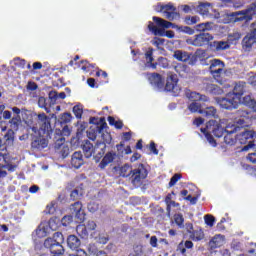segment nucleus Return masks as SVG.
<instances>
[{"label":"nucleus","instance_id":"nucleus-42","mask_svg":"<svg viewBox=\"0 0 256 256\" xmlns=\"http://www.w3.org/2000/svg\"><path fill=\"white\" fill-rule=\"evenodd\" d=\"M128 256H145L143 254V246L136 245L133 248V251Z\"/></svg>","mask_w":256,"mask_h":256},{"label":"nucleus","instance_id":"nucleus-62","mask_svg":"<svg viewBox=\"0 0 256 256\" xmlns=\"http://www.w3.org/2000/svg\"><path fill=\"white\" fill-rule=\"evenodd\" d=\"M194 125H196L197 127H199L200 125H203V123H205V119L198 117L194 120Z\"/></svg>","mask_w":256,"mask_h":256},{"label":"nucleus","instance_id":"nucleus-41","mask_svg":"<svg viewBox=\"0 0 256 256\" xmlns=\"http://www.w3.org/2000/svg\"><path fill=\"white\" fill-rule=\"evenodd\" d=\"M189 111H191V113H200V111H203V109H201V104H199V102H192L189 106H188Z\"/></svg>","mask_w":256,"mask_h":256},{"label":"nucleus","instance_id":"nucleus-34","mask_svg":"<svg viewBox=\"0 0 256 256\" xmlns=\"http://www.w3.org/2000/svg\"><path fill=\"white\" fill-rule=\"evenodd\" d=\"M85 191L83 190L82 187H76L71 193H70V198L72 201H77V199H81L83 197V194Z\"/></svg>","mask_w":256,"mask_h":256},{"label":"nucleus","instance_id":"nucleus-19","mask_svg":"<svg viewBox=\"0 0 256 256\" xmlns=\"http://www.w3.org/2000/svg\"><path fill=\"white\" fill-rule=\"evenodd\" d=\"M48 145L49 141L43 138V135H38L32 140L31 148L33 151H43V149H46Z\"/></svg>","mask_w":256,"mask_h":256},{"label":"nucleus","instance_id":"nucleus-18","mask_svg":"<svg viewBox=\"0 0 256 256\" xmlns=\"http://www.w3.org/2000/svg\"><path fill=\"white\" fill-rule=\"evenodd\" d=\"M223 69H225V63L219 59H214L210 64V73L213 77H221L223 73Z\"/></svg>","mask_w":256,"mask_h":256},{"label":"nucleus","instance_id":"nucleus-8","mask_svg":"<svg viewBox=\"0 0 256 256\" xmlns=\"http://www.w3.org/2000/svg\"><path fill=\"white\" fill-rule=\"evenodd\" d=\"M37 117V124L31 126L29 130L34 133V135H45V133H49V129H51V118L45 113H40Z\"/></svg>","mask_w":256,"mask_h":256},{"label":"nucleus","instance_id":"nucleus-16","mask_svg":"<svg viewBox=\"0 0 256 256\" xmlns=\"http://www.w3.org/2000/svg\"><path fill=\"white\" fill-rule=\"evenodd\" d=\"M178 81L179 79H177V75L172 74L168 76L164 87L165 91H172L174 95H179V93H181V87L177 85Z\"/></svg>","mask_w":256,"mask_h":256},{"label":"nucleus","instance_id":"nucleus-60","mask_svg":"<svg viewBox=\"0 0 256 256\" xmlns=\"http://www.w3.org/2000/svg\"><path fill=\"white\" fill-rule=\"evenodd\" d=\"M41 231H42V233H47V225L45 226V224H40L39 225V227H38V229L36 230V233H41Z\"/></svg>","mask_w":256,"mask_h":256},{"label":"nucleus","instance_id":"nucleus-52","mask_svg":"<svg viewBox=\"0 0 256 256\" xmlns=\"http://www.w3.org/2000/svg\"><path fill=\"white\" fill-rule=\"evenodd\" d=\"M174 221H175V223L177 224L178 227H183V221H184L183 215L176 214L174 216Z\"/></svg>","mask_w":256,"mask_h":256},{"label":"nucleus","instance_id":"nucleus-39","mask_svg":"<svg viewBox=\"0 0 256 256\" xmlns=\"http://www.w3.org/2000/svg\"><path fill=\"white\" fill-rule=\"evenodd\" d=\"M71 121H73V115H71V113L66 112L61 114L60 116V123L61 125H67L68 123H71Z\"/></svg>","mask_w":256,"mask_h":256},{"label":"nucleus","instance_id":"nucleus-4","mask_svg":"<svg viewBox=\"0 0 256 256\" xmlns=\"http://www.w3.org/2000/svg\"><path fill=\"white\" fill-rule=\"evenodd\" d=\"M202 133H204L207 141L215 147L217 143L215 142L214 137H223L225 130L223 129L222 125L217 120H210L207 122L205 128H201Z\"/></svg>","mask_w":256,"mask_h":256},{"label":"nucleus","instance_id":"nucleus-21","mask_svg":"<svg viewBox=\"0 0 256 256\" xmlns=\"http://www.w3.org/2000/svg\"><path fill=\"white\" fill-rule=\"evenodd\" d=\"M70 211L72 215H75L77 219H80V221H83L85 219V212L83 211V205L81 202H75L70 206Z\"/></svg>","mask_w":256,"mask_h":256},{"label":"nucleus","instance_id":"nucleus-63","mask_svg":"<svg viewBox=\"0 0 256 256\" xmlns=\"http://www.w3.org/2000/svg\"><path fill=\"white\" fill-rule=\"evenodd\" d=\"M231 3H233L234 7L236 9H239V7H241V5H243V1L241 0H230Z\"/></svg>","mask_w":256,"mask_h":256},{"label":"nucleus","instance_id":"nucleus-29","mask_svg":"<svg viewBox=\"0 0 256 256\" xmlns=\"http://www.w3.org/2000/svg\"><path fill=\"white\" fill-rule=\"evenodd\" d=\"M243 91H245V82H238L234 86L233 92L230 93L238 97L239 101H241V95H243Z\"/></svg>","mask_w":256,"mask_h":256},{"label":"nucleus","instance_id":"nucleus-14","mask_svg":"<svg viewBox=\"0 0 256 256\" xmlns=\"http://www.w3.org/2000/svg\"><path fill=\"white\" fill-rule=\"evenodd\" d=\"M54 149L56 153H60L63 159L69 156V145L65 143V137L63 136H55Z\"/></svg>","mask_w":256,"mask_h":256},{"label":"nucleus","instance_id":"nucleus-9","mask_svg":"<svg viewBox=\"0 0 256 256\" xmlns=\"http://www.w3.org/2000/svg\"><path fill=\"white\" fill-rule=\"evenodd\" d=\"M254 15H256V5L252 4L244 11L233 12L230 15V19L234 23H238L239 21H245L247 23L253 19Z\"/></svg>","mask_w":256,"mask_h":256},{"label":"nucleus","instance_id":"nucleus-49","mask_svg":"<svg viewBox=\"0 0 256 256\" xmlns=\"http://www.w3.org/2000/svg\"><path fill=\"white\" fill-rule=\"evenodd\" d=\"M165 203L167 205V211H171V207H175V201L171 200V194H168L165 199Z\"/></svg>","mask_w":256,"mask_h":256},{"label":"nucleus","instance_id":"nucleus-20","mask_svg":"<svg viewBox=\"0 0 256 256\" xmlns=\"http://www.w3.org/2000/svg\"><path fill=\"white\" fill-rule=\"evenodd\" d=\"M223 245H225V236L216 234L210 239L208 249H210V251H214V249H219V247H223Z\"/></svg>","mask_w":256,"mask_h":256},{"label":"nucleus","instance_id":"nucleus-22","mask_svg":"<svg viewBox=\"0 0 256 256\" xmlns=\"http://www.w3.org/2000/svg\"><path fill=\"white\" fill-rule=\"evenodd\" d=\"M67 245L69 249L76 251V253H78V251H83V249H79V247H81V240L75 235L68 236ZM76 253H74V255H76Z\"/></svg>","mask_w":256,"mask_h":256},{"label":"nucleus","instance_id":"nucleus-56","mask_svg":"<svg viewBox=\"0 0 256 256\" xmlns=\"http://www.w3.org/2000/svg\"><path fill=\"white\" fill-rule=\"evenodd\" d=\"M81 63H82V71L87 72V71H89L90 67H95L92 64L88 63L86 60H82Z\"/></svg>","mask_w":256,"mask_h":256},{"label":"nucleus","instance_id":"nucleus-57","mask_svg":"<svg viewBox=\"0 0 256 256\" xmlns=\"http://www.w3.org/2000/svg\"><path fill=\"white\" fill-rule=\"evenodd\" d=\"M26 89H28V91H37V83L28 82Z\"/></svg>","mask_w":256,"mask_h":256},{"label":"nucleus","instance_id":"nucleus-30","mask_svg":"<svg viewBox=\"0 0 256 256\" xmlns=\"http://www.w3.org/2000/svg\"><path fill=\"white\" fill-rule=\"evenodd\" d=\"M97 229V223L93 220H89L85 226H78L77 231H85L84 235H87V231H95Z\"/></svg>","mask_w":256,"mask_h":256},{"label":"nucleus","instance_id":"nucleus-44","mask_svg":"<svg viewBox=\"0 0 256 256\" xmlns=\"http://www.w3.org/2000/svg\"><path fill=\"white\" fill-rule=\"evenodd\" d=\"M73 113L77 119L83 117V107L81 105H75L73 107Z\"/></svg>","mask_w":256,"mask_h":256},{"label":"nucleus","instance_id":"nucleus-47","mask_svg":"<svg viewBox=\"0 0 256 256\" xmlns=\"http://www.w3.org/2000/svg\"><path fill=\"white\" fill-rule=\"evenodd\" d=\"M61 223L64 227H68V225H71V223H73V216L71 215L64 216L61 219Z\"/></svg>","mask_w":256,"mask_h":256},{"label":"nucleus","instance_id":"nucleus-36","mask_svg":"<svg viewBox=\"0 0 256 256\" xmlns=\"http://www.w3.org/2000/svg\"><path fill=\"white\" fill-rule=\"evenodd\" d=\"M209 9H211V4H200L197 8V11H199L200 15H203V17H209Z\"/></svg>","mask_w":256,"mask_h":256},{"label":"nucleus","instance_id":"nucleus-25","mask_svg":"<svg viewBox=\"0 0 256 256\" xmlns=\"http://www.w3.org/2000/svg\"><path fill=\"white\" fill-rule=\"evenodd\" d=\"M115 157H117V154L113 151L106 153V155L100 163V168L105 169V167H107L109 163H113V161H115Z\"/></svg>","mask_w":256,"mask_h":256},{"label":"nucleus","instance_id":"nucleus-6","mask_svg":"<svg viewBox=\"0 0 256 256\" xmlns=\"http://www.w3.org/2000/svg\"><path fill=\"white\" fill-rule=\"evenodd\" d=\"M105 149H107V144L105 142H97L95 146L91 142L86 141L82 146L83 153L86 159H90L96 154L97 159H101L105 155Z\"/></svg>","mask_w":256,"mask_h":256},{"label":"nucleus","instance_id":"nucleus-37","mask_svg":"<svg viewBox=\"0 0 256 256\" xmlns=\"http://www.w3.org/2000/svg\"><path fill=\"white\" fill-rule=\"evenodd\" d=\"M190 238L192 241H202V239H205V233L203 230H195L191 233Z\"/></svg>","mask_w":256,"mask_h":256},{"label":"nucleus","instance_id":"nucleus-23","mask_svg":"<svg viewBox=\"0 0 256 256\" xmlns=\"http://www.w3.org/2000/svg\"><path fill=\"white\" fill-rule=\"evenodd\" d=\"M149 81L151 85H153V87H155L156 89L161 90L164 87L163 77H161V74H157V73L150 74Z\"/></svg>","mask_w":256,"mask_h":256},{"label":"nucleus","instance_id":"nucleus-33","mask_svg":"<svg viewBox=\"0 0 256 256\" xmlns=\"http://www.w3.org/2000/svg\"><path fill=\"white\" fill-rule=\"evenodd\" d=\"M106 127H107V122H105L104 118H100L98 126H97V132L102 134L103 137H107L108 138L107 142L109 143L111 141V135H109V134L105 135L103 133V131L106 129Z\"/></svg>","mask_w":256,"mask_h":256},{"label":"nucleus","instance_id":"nucleus-10","mask_svg":"<svg viewBox=\"0 0 256 256\" xmlns=\"http://www.w3.org/2000/svg\"><path fill=\"white\" fill-rule=\"evenodd\" d=\"M216 102L222 109H237V105L241 103L239 100V96H236L235 94H232L229 92L225 97L217 98Z\"/></svg>","mask_w":256,"mask_h":256},{"label":"nucleus","instance_id":"nucleus-43","mask_svg":"<svg viewBox=\"0 0 256 256\" xmlns=\"http://www.w3.org/2000/svg\"><path fill=\"white\" fill-rule=\"evenodd\" d=\"M38 106L40 109H45L47 113H49V108H47V98L41 96L38 98Z\"/></svg>","mask_w":256,"mask_h":256},{"label":"nucleus","instance_id":"nucleus-32","mask_svg":"<svg viewBox=\"0 0 256 256\" xmlns=\"http://www.w3.org/2000/svg\"><path fill=\"white\" fill-rule=\"evenodd\" d=\"M200 115H203L204 117H214V119H217V109L213 106L206 107L205 109L200 110Z\"/></svg>","mask_w":256,"mask_h":256},{"label":"nucleus","instance_id":"nucleus-7","mask_svg":"<svg viewBox=\"0 0 256 256\" xmlns=\"http://www.w3.org/2000/svg\"><path fill=\"white\" fill-rule=\"evenodd\" d=\"M23 125V121L21 120V116H12L9 120L10 129L4 135L5 145L7 147H13V143L15 141V132L19 131V128Z\"/></svg>","mask_w":256,"mask_h":256},{"label":"nucleus","instance_id":"nucleus-3","mask_svg":"<svg viewBox=\"0 0 256 256\" xmlns=\"http://www.w3.org/2000/svg\"><path fill=\"white\" fill-rule=\"evenodd\" d=\"M153 21H155V23L158 25L154 26L153 22H150L148 25V29L149 31H152V33H154V35H159L160 37H168L169 39H173L175 37V32H173L172 30H168L165 32V29H175V24L167 21V20H163V18L154 16L153 17Z\"/></svg>","mask_w":256,"mask_h":256},{"label":"nucleus","instance_id":"nucleus-1","mask_svg":"<svg viewBox=\"0 0 256 256\" xmlns=\"http://www.w3.org/2000/svg\"><path fill=\"white\" fill-rule=\"evenodd\" d=\"M251 113L247 110L236 111V117L233 124H228L225 129L226 135L224 136V142L226 145H235L237 143V131H241L244 127H249L251 123Z\"/></svg>","mask_w":256,"mask_h":256},{"label":"nucleus","instance_id":"nucleus-64","mask_svg":"<svg viewBox=\"0 0 256 256\" xmlns=\"http://www.w3.org/2000/svg\"><path fill=\"white\" fill-rule=\"evenodd\" d=\"M150 245L151 247H157V236H152L150 238Z\"/></svg>","mask_w":256,"mask_h":256},{"label":"nucleus","instance_id":"nucleus-27","mask_svg":"<svg viewBox=\"0 0 256 256\" xmlns=\"http://www.w3.org/2000/svg\"><path fill=\"white\" fill-rule=\"evenodd\" d=\"M187 97L190 101H193V103L197 102V101H203V102H207L209 101V98L205 95H201L200 93L197 92H188Z\"/></svg>","mask_w":256,"mask_h":256},{"label":"nucleus","instance_id":"nucleus-61","mask_svg":"<svg viewBox=\"0 0 256 256\" xmlns=\"http://www.w3.org/2000/svg\"><path fill=\"white\" fill-rule=\"evenodd\" d=\"M223 93V89H221V87L219 86H214V90L212 92V95H222Z\"/></svg>","mask_w":256,"mask_h":256},{"label":"nucleus","instance_id":"nucleus-17","mask_svg":"<svg viewBox=\"0 0 256 256\" xmlns=\"http://www.w3.org/2000/svg\"><path fill=\"white\" fill-rule=\"evenodd\" d=\"M256 45V26L252 27L251 32L243 38L242 46L245 51H251V47Z\"/></svg>","mask_w":256,"mask_h":256},{"label":"nucleus","instance_id":"nucleus-45","mask_svg":"<svg viewBox=\"0 0 256 256\" xmlns=\"http://www.w3.org/2000/svg\"><path fill=\"white\" fill-rule=\"evenodd\" d=\"M53 241H54V243H64V241H65V237L63 236V233H61V232H56V233H54L53 234Z\"/></svg>","mask_w":256,"mask_h":256},{"label":"nucleus","instance_id":"nucleus-24","mask_svg":"<svg viewBox=\"0 0 256 256\" xmlns=\"http://www.w3.org/2000/svg\"><path fill=\"white\" fill-rule=\"evenodd\" d=\"M84 164L83 154L81 152H74L71 158L72 167H74V169H79Z\"/></svg>","mask_w":256,"mask_h":256},{"label":"nucleus","instance_id":"nucleus-35","mask_svg":"<svg viewBox=\"0 0 256 256\" xmlns=\"http://www.w3.org/2000/svg\"><path fill=\"white\" fill-rule=\"evenodd\" d=\"M213 46L215 47L216 51H225L230 47L228 41H214Z\"/></svg>","mask_w":256,"mask_h":256},{"label":"nucleus","instance_id":"nucleus-58","mask_svg":"<svg viewBox=\"0 0 256 256\" xmlns=\"http://www.w3.org/2000/svg\"><path fill=\"white\" fill-rule=\"evenodd\" d=\"M45 213H47L49 215H53V213H55V205L54 204H49L46 207Z\"/></svg>","mask_w":256,"mask_h":256},{"label":"nucleus","instance_id":"nucleus-53","mask_svg":"<svg viewBox=\"0 0 256 256\" xmlns=\"http://www.w3.org/2000/svg\"><path fill=\"white\" fill-rule=\"evenodd\" d=\"M98 243H101L102 245H107V243H109V235H99Z\"/></svg>","mask_w":256,"mask_h":256},{"label":"nucleus","instance_id":"nucleus-31","mask_svg":"<svg viewBox=\"0 0 256 256\" xmlns=\"http://www.w3.org/2000/svg\"><path fill=\"white\" fill-rule=\"evenodd\" d=\"M240 103L246 105V107H249L250 109H253V111H256V101L249 95L243 97L242 99L240 97Z\"/></svg>","mask_w":256,"mask_h":256},{"label":"nucleus","instance_id":"nucleus-50","mask_svg":"<svg viewBox=\"0 0 256 256\" xmlns=\"http://www.w3.org/2000/svg\"><path fill=\"white\" fill-rule=\"evenodd\" d=\"M250 152L247 156L248 161H250V163H254L256 164V150H255V146L254 149H250Z\"/></svg>","mask_w":256,"mask_h":256},{"label":"nucleus","instance_id":"nucleus-13","mask_svg":"<svg viewBox=\"0 0 256 256\" xmlns=\"http://www.w3.org/2000/svg\"><path fill=\"white\" fill-rule=\"evenodd\" d=\"M44 247L50 249L52 256H63L65 255V248L61 243H56L53 238H47L44 241Z\"/></svg>","mask_w":256,"mask_h":256},{"label":"nucleus","instance_id":"nucleus-26","mask_svg":"<svg viewBox=\"0 0 256 256\" xmlns=\"http://www.w3.org/2000/svg\"><path fill=\"white\" fill-rule=\"evenodd\" d=\"M0 168L8 169V171H15V166L9 162V156L0 155Z\"/></svg>","mask_w":256,"mask_h":256},{"label":"nucleus","instance_id":"nucleus-59","mask_svg":"<svg viewBox=\"0 0 256 256\" xmlns=\"http://www.w3.org/2000/svg\"><path fill=\"white\" fill-rule=\"evenodd\" d=\"M49 99L54 102V101H57L58 99V93L57 91H50L49 92Z\"/></svg>","mask_w":256,"mask_h":256},{"label":"nucleus","instance_id":"nucleus-38","mask_svg":"<svg viewBox=\"0 0 256 256\" xmlns=\"http://www.w3.org/2000/svg\"><path fill=\"white\" fill-rule=\"evenodd\" d=\"M241 39V32L239 30H234L228 34V43H237Z\"/></svg>","mask_w":256,"mask_h":256},{"label":"nucleus","instance_id":"nucleus-11","mask_svg":"<svg viewBox=\"0 0 256 256\" xmlns=\"http://www.w3.org/2000/svg\"><path fill=\"white\" fill-rule=\"evenodd\" d=\"M210 41H213V36L211 34L200 33L193 38H188L186 43L188 45H193V47H204V45H209Z\"/></svg>","mask_w":256,"mask_h":256},{"label":"nucleus","instance_id":"nucleus-28","mask_svg":"<svg viewBox=\"0 0 256 256\" xmlns=\"http://www.w3.org/2000/svg\"><path fill=\"white\" fill-rule=\"evenodd\" d=\"M174 59H177V61H182L183 63H187L191 56L189 53L183 51V50H176L173 54Z\"/></svg>","mask_w":256,"mask_h":256},{"label":"nucleus","instance_id":"nucleus-2","mask_svg":"<svg viewBox=\"0 0 256 256\" xmlns=\"http://www.w3.org/2000/svg\"><path fill=\"white\" fill-rule=\"evenodd\" d=\"M120 177H131L134 187L139 188L143 185V180L147 179V169L143 164H139L133 170L129 164H125L120 168Z\"/></svg>","mask_w":256,"mask_h":256},{"label":"nucleus","instance_id":"nucleus-51","mask_svg":"<svg viewBox=\"0 0 256 256\" xmlns=\"http://www.w3.org/2000/svg\"><path fill=\"white\" fill-rule=\"evenodd\" d=\"M57 223H59V220L57 219H50L48 222V226L52 231H57V228L59 227L57 225Z\"/></svg>","mask_w":256,"mask_h":256},{"label":"nucleus","instance_id":"nucleus-40","mask_svg":"<svg viewBox=\"0 0 256 256\" xmlns=\"http://www.w3.org/2000/svg\"><path fill=\"white\" fill-rule=\"evenodd\" d=\"M116 148H117V151L119 152L118 153L119 157H123V151H125L126 155H130V153H132L131 147H129V146L125 147V145H123V144H118L116 146Z\"/></svg>","mask_w":256,"mask_h":256},{"label":"nucleus","instance_id":"nucleus-15","mask_svg":"<svg viewBox=\"0 0 256 256\" xmlns=\"http://www.w3.org/2000/svg\"><path fill=\"white\" fill-rule=\"evenodd\" d=\"M158 13H163L164 17L168 19V21H175V19H179V13L176 12L175 6L171 4L160 6V9H156Z\"/></svg>","mask_w":256,"mask_h":256},{"label":"nucleus","instance_id":"nucleus-55","mask_svg":"<svg viewBox=\"0 0 256 256\" xmlns=\"http://www.w3.org/2000/svg\"><path fill=\"white\" fill-rule=\"evenodd\" d=\"M180 31H182V33H187V35H193V33H195V30L188 26L181 27Z\"/></svg>","mask_w":256,"mask_h":256},{"label":"nucleus","instance_id":"nucleus-46","mask_svg":"<svg viewBox=\"0 0 256 256\" xmlns=\"http://www.w3.org/2000/svg\"><path fill=\"white\" fill-rule=\"evenodd\" d=\"M204 221L208 227H213L215 225V217L211 214L205 215Z\"/></svg>","mask_w":256,"mask_h":256},{"label":"nucleus","instance_id":"nucleus-5","mask_svg":"<svg viewBox=\"0 0 256 256\" xmlns=\"http://www.w3.org/2000/svg\"><path fill=\"white\" fill-rule=\"evenodd\" d=\"M240 129H243V131L240 134H237V141L238 143H240V145H245L242 148V151H249L251 149H255L256 131L246 130L245 127Z\"/></svg>","mask_w":256,"mask_h":256},{"label":"nucleus","instance_id":"nucleus-48","mask_svg":"<svg viewBox=\"0 0 256 256\" xmlns=\"http://www.w3.org/2000/svg\"><path fill=\"white\" fill-rule=\"evenodd\" d=\"M69 135H71V128L69 127V125L64 124L62 126V131H61L60 137H69Z\"/></svg>","mask_w":256,"mask_h":256},{"label":"nucleus","instance_id":"nucleus-54","mask_svg":"<svg viewBox=\"0 0 256 256\" xmlns=\"http://www.w3.org/2000/svg\"><path fill=\"white\" fill-rule=\"evenodd\" d=\"M179 179H181V174H175L169 182V187H173L176 185L177 181H179Z\"/></svg>","mask_w":256,"mask_h":256},{"label":"nucleus","instance_id":"nucleus-12","mask_svg":"<svg viewBox=\"0 0 256 256\" xmlns=\"http://www.w3.org/2000/svg\"><path fill=\"white\" fill-rule=\"evenodd\" d=\"M146 57V67H151L152 69H157V65L163 69L169 67V60L165 57L158 58L156 63H153V50H148L145 54Z\"/></svg>","mask_w":256,"mask_h":256}]
</instances>
